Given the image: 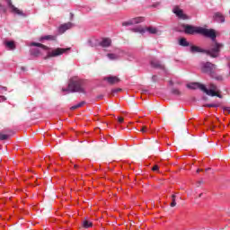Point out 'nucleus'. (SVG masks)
<instances>
[{"instance_id":"72a5a7b5","label":"nucleus","mask_w":230,"mask_h":230,"mask_svg":"<svg viewBox=\"0 0 230 230\" xmlns=\"http://www.w3.org/2000/svg\"><path fill=\"white\" fill-rule=\"evenodd\" d=\"M2 91H8L6 87H1Z\"/></svg>"},{"instance_id":"f257e3e1","label":"nucleus","mask_w":230,"mask_h":230,"mask_svg":"<svg viewBox=\"0 0 230 230\" xmlns=\"http://www.w3.org/2000/svg\"><path fill=\"white\" fill-rule=\"evenodd\" d=\"M31 46L40 48V49H32L31 55H34V57H39V55H42V51H45L47 53L45 59L53 58L55 57H60V55H64L66 51H69V49H62V48L49 49V47L43 45L42 43H37V42H31Z\"/></svg>"},{"instance_id":"e433bc0d","label":"nucleus","mask_w":230,"mask_h":230,"mask_svg":"<svg viewBox=\"0 0 230 230\" xmlns=\"http://www.w3.org/2000/svg\"><path fill=\"white\" fill-rule=\"evenodd\" d=\"M208 170H211V168H207V169H206V172H208Z\"/></svg>"},{"instance_id":"4c0bfd02","label":"nucleus","mask_w":230,"mask_h":230,"mask_svg":"<svg viewBox=\"0 0 230 230\" xmlns=\"http://www.w3.org/2000/svg\"><path fill=\"white\" fill-rule=\"evenodd\" d=\"M199 197H202V193H201V194H199Z\"/></svg>"},{"instance_id":"5701e85b","label":"nucleus","mask_w":230,"mask_h":230,"mask_svg":"<svg viewBox=\"0 0 230 230\" xmlns=\"http://www.w3.org/2000/svg\"><path fill=\"white\" fill-rule=\"evenodd\" d=\"M85 105V102H81L74 106L71 107V111H75L76 109H80V107H84Z\"/></svg>"},{"instance_id":"c9c22d12","label":"nucleus","mask_w":230,"mask_h":230,"mask_svg":"<svg viewBox=\"0 0 230 230\" xmlns=\"http://www.w3.org/2000/svg\"><path fill=\"white\" fill-rule=\"evenodd\" d=\"M200 172H202V170H200V169L197 170V173H199Z\"/></svg>"},{"instance_id":"f8f14e48","label":"nucleus","mask_w":230,"mask_h":230,"mask_svg":"<svg viewBox=\"0 0 230 230\" xmlns=\"http://www.w3.org/2000/svg\"><path fill=\"white\" fill-rule=\"evenodd\" d=\"M6 1L9 8L12 10L13 13H16L17 15H22V11L19 10L17 7H15V5L12 4V0H6Z\"/></svg>"},{"instance_id":"473e14b6","label":"nucleus","mask_w":230,"mask_h":230,"mask_svg":"<svg viewBox=\"0 0 230 230\" xmlns=\"http://www.w3.org/2000/svg\"><path fill=\"white\" fill-rule=\"evenodd\" d=\"M123 122V118H119V123H122Z\"/></svg>"},{"instance_id":"6e6552de","label":"nucleus","mask_w":230,"mask_h":230,"mask_svg":"<svg viewBox=\"0 0 230 230\" xmlns=\"http://www.w3.org/2000/svg\"><path fill=\"white\" fill-rule=\"evenodd\" d=\"M72 28H75V24L73 22H66V23H63L61 24L58 29V31L59 33V35H62L64 33H66L67 31V30H71Z\"/></svg>"},{"instance_id":"aec40b11","label":"nucleus","mask_w":230,"mask_h":230,"mask_svg":"<svg viewBox=\"0 0 230 230\" xmlns=\"http://www.w3.org/2000/svg\"><path fill=\"white\" fill-rule=\"evenodd\" d=\"M40 40H57V36L46 35L40 39Z\"/></svg>"},{"instance_id":"393cba45","label":"nucleus","mask_w":230,"mask_h":230,"mask_svg":"<svg viewBox=\"0 0 230 230\" xmlns=\"http://www.w3.org/2000/svg\"><path fill=\"white\" fill-rule=\"evenodd\" d=\"M172 94H174L175 96H181V91H179V89H172Z\"/></svg>"},{"instance_id":"6ab92c4d","label":"nucleus","mask_w":230,"mask_h":230,"mask_svg":"<svg viewBox=\"0 0 230 230\" xmlns=\"http://www.w3.org/2000/svg\"><path fill=\"white\" fill-rule=\"evenodd\" d=\"M4 44L7 49H15V42L13 41H4Z\"/></svg>"},{"instance_id":"423d86ee","label":"nucleus","mask_w":230,"mask_h":230,"mask_svg":"<svg viewBox=\"0 0 230 230\" xmlns=\"http://www.w3.org/2000/svg\"><path fill=\"white\" fill-rule=\"evenodd\" d=\"M131 31L134 32V33H140L141 35H145V33H150L151 35H155L157 34V28L155 27H141V26H138V27H136V28H133L131 29Z\"/></svg>"},{"instance_id":"f704fd0d","label":"nucleus","mask_w":230,"mask_h":230,"mask_svg":"<svg viewBox=\"0 0 230 230\" xmlns=\"http://www.w3.org/2000/svg\"><path fill=\"white\" fill-rule=\"evenodd\" d=\"M89 44H90V46H92V48H94V45H93L91 40L89 41Z\"/></svg>"},{"instance_id":"f3484780","label":"nucleus","mask_w":230,"mask_h":230,"mask_svg":"<svg viewBox=\"0 0 230 230\" xmlns=\"http://www.w3.org/2000/svg\"><path fill=\"white\" fill-rule=\"evenodd\" d=\"M151 66L153 67H156L158 69H164V65H162L160 61L158 60H152L151 61Z\"/></svg>"},{"instance_id":"dca6fc26","label":"nucleus","mask_w":230,"mask_h":230,"mask_svg":"<svg viewBox=\"0 0 230 230\" xmlns=\"http://www.w3.org/2000/svg\"><path fill=\"white\" fill-rule=\"evenodd\" d=\"M214 17L217 22H226V18L222 15L221 13H216Z\"/></svg>"},{"instance_id":"412c9836","label":"nucleus","mask_w":230,"mask_h":230,"mask_svg":"<svg viewBox=\"0 0 230 230\" xmlns=\"http://www.w3.org/2000/svg\"><path fill=\"white\" fill-rule=\"evenodd\" d=\"M179 44H180V46H183V48H187V46H190V42H188V40H186L185 38H181L179 40Z\"/></svg>"},{"instance_id":"7ed1b4c3","label":"nucleus","mask_w":230,"mask_h":230,"mask_svg":"<svg viewBox=\"0 0 230 230\" xmlns=\"http://www.w3.org/2000/svg\"><path fill=\"white\" fill-rule=\"evenodd\" d=\"M184 32L187 35H195L198 33L199 35H203V37H208L211 39L215 42L217 40V32L213 29H206L204 27H197L193 25H183Z\"/></svg>"},{"instance_id":"2f4dec72","label":"nucleus","mask_w":230,"mask_h":230,"mask_svg":"<svg viewBox=\"0 0 230 230\" xmlns=\"http://www.w3.org/2000/svg\"><path fill=\"white\" fill-rule=\"evenodd\" d=\"M152 80L153 82H157V75H153Z\"/></svg>"},{"instance_id":"0eeeda50","label":"nucleus","mask_w":230,"mask_h":230,"mask_svg":"<svg viewBox=\"0 0 230 230\" xmlns=\"http://www.w3.org/2000/svg\"><path fill=\"white\" fill-rule=\"evenodd\" d=\"M224 45L220 43L215 42V44L212 46V48L208 50H205V53L207 55H209V57H212V58H217L220 53V49H222Z\"/></svg>"},{"instance_id":"ddd939ff","label":"nucleus","mask_w":230,"mask_h":230,"mask_svg":"<svg viewBox=\"0 0 230 230\" xmlns=\"http://www.w3.org/2000/svg\"><path fill=\"white\" fill-rule=\"evenodd\" d=\"M188 89H199L202 91V87H204V84L200 83H190L187 84Z\"/></svg>"},{"instance_id":"9d476101","label":"nucleus","mask_w":230,"mask_h":230,"mask_svg":"<svg viewBox=\"0 0 230 230\" xmlns=\"http://www.w3.org/2000/svg\"><path fill=\"white\" fill-rule=\"evenodd\" d=\"M145 22L144 17H137V18H133L128 22H122V26H133V24H139L140 22Z\"/></svg>"},{"instance_id":"b1692460","label":"nucleus","mask_w":230,"mask_h":230,"mask_svg":"<svg viewBox=\"0 0 230 230\" xmlns=\"http://www.w3.org/2000/svg\"><path fill=\"white\" fill-rule=\"evenodd\" d=\"M175 194L172 196V202H171V208H175L177 206V202L175 201Z\"/></svg>"},{"instance_id":"a211bd4d","label":"nucleus","mask_w":230,"mask_h":230,"mask_svg":"<svg viewBox=\"0 0 230 230\" xmlns=\"http://www.w3.org/2000/svg\"><path fill=\"white\" fill-rule=\"evenodd\" d=\"M190 52H192V53H206V50L200 49V47H198V46H191Z\"/></svg>"},{"instance_id":"2eb2a0df","label":"nucleus","mask_w":230,"mask_h":230,"mask_svg":"<svg viewBox=\"0 0 230 230\" xmlns=\"http://www.w3.org/2000/svg\"><path fill=\"white\" fill-rule=\"evenodd\" d=\"M100 44L102 48H109L112 44V40L109 38H104Z\"/></svg>"},{"instance_id":"a878e982","label":"nucleus","mask_w":230,"mask_h":230,"mask_svg":"<svg viewBox=\"0 0 230 230\" xmlns=\"http://www.w3.org/2000/svg\"><path fill=\"white\" fill-rule=\"evenodd\" d=\"M223 112L225 114H230V107H223Z\"/></svg>"},{"instance_id":"c85d7f7f","label":"nucleus","mask_w":230,"mask_h":230,"mask_svg":"<svg viewBox=\"0 0 230 230\" xmlns=\"http://www.w3.org/2000/svg\"><path fill=\"white\" fill-rule=\"evenodd\" d=\"M207 107H218V104H215V103H210V104H207Z\"/></svg>"},{"instance_id":"9b49d317","label":"nucleus","mask_w":230,"mask_h":230,"mask_svg":"<svg viewBox=\"0 0 230 230\" xmlns=\"http://www.w3.org/2000/svg\"><path fill=\"white\" fill-rule=\"evenodd\" d=\"M107 57L110 60H118V58H119L120 57H123V50H119L115 54L109 53L107 54Z\"/></svg>"},{"instance_id":"4be33fe9","label":"nucleus","mask_w":230,"mask_h":230,"mask_svg":"<svg viewBox=\"0 0 230 230\" xmlns=\"http://www.w3.org/2000/svg\"><path fill=\"white\" fill-rule=\"evenodd\" d=\"M83 226L85 229H89V227H93V222H91L89 220H84V221H83Z\"/></svg>"},{"instance_id":"bb28decb","label":"nucleus","mask_w":230,"mask_h":230,"mask_svg":"<svg viewBox=\"0 0 230 230\" xmlns=\"http://www.w3.org/2000/svg\"><path fill=\"white\" fill-rule=\"evenodd\" d=\"M8 138V135L0 134V141H4Z\"/></svg>"},{"instance_id":"f03ea898","label":"nucleus","mask_w":230,"mask_h":230,"mask_svg":"<svg viewBox=\"0 0 230 230\" xmlns=\"http://www.w3.org/2000/svg\"><path fill=\"white\" fill-rule=\"evenodd\" d=\"M85 80L78 76H74L69 79L67 88H62V93H64V94H71V93L87 94Z\"/></svg>"},{"instance_id":"39448f33","label":"nucleus","mask_w":230,"mask_h":230,"mask_svg":"<svg viewBox=\"0 0 230 230\" xmlns=\"http://www.w3.org/2000/svg\"><path fill=\"white\" fill-rule=\"evenodd\" d=\"M202 92L206 93L208 96H217V98H222L220 90H218V86L214 84H209V89H207L206 85H203Z\"/></svg>"},{"instance_id":"1a4fd4ad","label":"nucleus","mask_w":230,"mask_h":230,"mask_svg":"<svg viewBox=\"0 0 230 230\" xmlns=\"http://www.w3.org/2000/svg\"><path fill=\"white\" fill-rule=\"evenodd\" d=\"M172 13L176 15V17H178V19H181L182 21H186V19H188V15H186L184 11L178 6H175L172 9Z\"/></svg>"},{"instance_id":"cd10ccee","label":"nucleus","mask_w":230,"mask_h":230,"mask_svg":"<svg viewBox=\"0 0 230 230\" xmlns=\"http://www.w3.org/2000/svg\"><path fill=\"white\" fill-rule=\"evenodd\" d=\"M140 132H143V133L148 132V128H146V126L142 127L140 129Z\"/></svg>"},{"instance_id":"20e7f679","label":"nucleus","mask_w":230,"mask_h":230,"mask_svg":"<svg viewBox=\"0 0 230 230\" xmlns=\"http://www.w3.org/2000/svg\"><path fill=\"white\" fill-rule=\"evenodd\" d=\"M200 67H201L202 73H206L207 75H209V76L211 78H214V80L222 82L223 80L222 75H217V65L211 62H202L200 64Z\"/></svg>"},{"instance_id":"4468645a","label":"nucleus","mask_w":230,"mask_h":230,"mask_svg":"<svg viewBox=\"0 0 230 230\" xmlns=\"http://www.w3.org/2000/svg\"><path fill=\"white\" fill-rule=\"evenodd\" d=\"M104 80H107L108 84H111V85H114V84H119V78L118 76H109L104 78Z\"/></svg>"},{"instance_id":"7c9ffc66","label":"nucleus","mask_w":230,"mask_h":230,"mask_svg":"<svg viewBox=\"0 0 230 230\" xmlns=\"http://www.w3.org/2000/svg\"><path fill=\"white\" fill-rule=\"evenodd\" d=\"M152 170L153 172H157V170H159V166L155 165Z\"/></svg>"},{"instance_id":"c756f323","label":"nucleus","mask_w":230,"mask_h":230,"mask_svg":"<svg viewBox=\"0 0 230 230\" xmlns=\"http://www.w3.org/2000/svg\"><path fill=\"white\" fill-rule=\"evenodd\" d=\"M0 102H6V97L0 95Z\"/></svg>"}]
</instances>
